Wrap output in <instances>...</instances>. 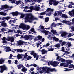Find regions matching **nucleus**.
<instances>
[{
    "label": "nucleus",
    "instance_id": "obj_59",
    "mask_svg": "<svg viewBox=\"0 0 74 74\" xmlns=\"http://www.w3.org/2000/svg\"><path fill=\"white\" fill-rule=\"evenodd\" d=\"M69 64H67L66 65H64L63 66L64 67H68V66H69Z\"/></svg>",
    "mask_w": 74,
    "mask_h": 74
},
{
    "label": "nucleus",
    "instance_id": "obj_14",
    "mask_svg": "<svg viewBox=\"0 0 74 74\" xmlns=\"http://www.w3.org/2000/svg\"><path fill=\"white\" fill-rule=\"evenodd\" d=\"M40 10V7L37 6L36 5H35V6L34 7V10L36 11H38Z\"/></svg>",
    "mask_w": 74,
    "mask_h": 74
},
{
    "label": "nucleus",
    "instance_id": "obj_29",
    "mask_svg": "<svg viewBox=\"0 0 74 74\" xmlns=\"http://www.w3.org/2000/svg\"><path fill=\"white\" fill-rule=\"evenodd\" d=\"M53 61H49L48 62V65H50L51 64L52 66H53Z\"/></svg>",
    "mask_w": 74,
    "mask_h": 74
},
{
    "label": "nucleus",
    "instance_id": "obj_53",
    "mask_svg": "<svg viewBox=\"0 0 74 74\" xmlns=\"http://www.w3.org/2000/svg\"><path fill=\"white\" fill-rule=\"evenodd\" d=\"M30 9L31 10H34V7L33 6L30 7Z\"/></svg>",
    "mask_w": 74,
    "mask_h": 74
},
{
    "label": "nucleus",
    "instance_id": "obj_24",
    "mask_svg": "<svg viewBox=\"0 0 74 74\" xmlns=\"http://www.w3.org/2000/svg\"><path fill=\"white\" fill-rule=\"evenodd\" d=\"M73 14L74 15V9L72 11H69V14L70 16H72Z\"/></svg>",
    "mask_w": 74,
    "mask_h": 74
},
{
    "label": "nucleus",
    "instance_id": "obj_30",
    "mask_svg": "<svg viewBox=\"0 0 74 74\" xmlns=\"http://www.w3.org/2000/svg\"><path fill=\"white\" fill-rule=\"evenodd\" d=\"M53 39L56 42H57L59 40V39L56 38V37H53Z\"/></svg>",
    "mask_w": 74,
    "mask_h": 74
},
{
    "label": "nucleus",
    "instance_id": "obj_22",
    "mask_svg": "<svg viewBox=\"0 0 74 74\" xmlns=\"http://www.w3.org/2000/svg\"><path fill=\"white\" fill-rule=\"evenodd\" d=\"M17 57L18 59H19L22 58V56L21 55V54H18V55H17Z\"/></svg>",
    "mask_w": 74,
    "mask_h": 74
},
{
    "label": "nucleus",
    "instance_id": "obj_18",
    "mask_svg": "<svg viewBox=\"0 0 74 74\" xmlns=\"http://www.w3.org/2000/svg\"><path fill=\"white\" fill-rule=\"evenodd\" d=\"M23 3L22 1H21V0L17 1L16 2V3L17 5H18V4H21Z\"/></svg>",
    "mask_w": 74,
    "mask_h": 74
},
{
    "label": "nucleus",
    "instance_id": "obj_21",
    "mask_svg": "<svg viewBox=\"0 0 74 74\" xmlns=\"http://www.w3.org/2000/svg\"><path fill=\"white\" fill-rule=\"evenodd\" d=\"M36 38H38V40H39V41H41L42 38V36L40 35H38V37H36Z\"/></svg>",
    "mask_w": 74,
    "mask_h": 74
},
{
    "label": "nucleus",
    "instance_id": "obj_11",
    "mask_svg": "<svg viewBox=\"0 0 74 74\" xmlns=\"http://www.w3.org/2000/svg\"><path fill=\"white\" fill-rule=\"evenodd\" d=\"M25 44V42L21 40H20L18 42V44L19 45H23Z\"/></svg>",
    "mask_w": 74,
    "mask_h": 74
},
{
    "label": "nucleus",
    "instance_id": "obj_7",
    "mask_svg": "<svg viewBox=\"0 0 74 74\" xmlns=\"http://www.w3.org/2000/svg\"><path fill=\"white\" fill-rule=\"evenodd\" d=\"M2 8L3 9H8V10H11L12 8H13V6H9L7 5H2Z\"/></svg>",
    "mask_w": 74,
    "mask_h": 74
},
{
    "label": "nucleus",
    "instance_id": "obj_17",
    "mask_svg": "<svg viewBox=\"0 0 74 74\" xmlns=\"http://www.w3.org/2000/svg\"><path fill=\"white\" fill-rule=\"evenodd\" d=\"M66 35H67V33L66 32H63L61 35V36H62V37H65V38L66 37Z\"/></svg>",
    "mask_w": 74,
    "mask_h": 74
},
{
    "label": "nucleus",
    "instance_id": "obj_10",
    "mask_svg": "<svg viewBox=\"0 0 74 74\" xmlns=\"http://www.w3.org/2000/svg\"><path fill=\"white\" fill-rule=\"evenodd\" d=\"M11 19V17L10 16H7V17H3L2 18V20L3 21H6V20L8 21Z\"/></svg>",
    "mask_w": 74,
    "mask_h": 74
},
{
    "label": "nucleus",
    "instance_id": "obj_61",
    "mask_svg": "<svg viewBox=\"0 0 74 74\" xmlns=\"http://www.w3.org/2000/svg\"><path fill=\"white\" fill-rule=\"evenodd\" d=\"M43 18V16H39V18L40 19H42V18Z\"/></svg>",
    "mask_w": 74,
    "mask_h": 74
},
{
    "label": "nucleus",
    "instance_id": "obj_43",
    "mask_svg": "<svg viewBox=\"0 0 74 74\" xmlns=\"http://www.w3.org/2000/svg\"><path fill=\"white\" fill-rule=\"evenodd\" d=\"M15 40V39H14L13 37H12V38L10 39V41L11 42H14V40Z\"/></svg>",
    "mask_w": 74,
    "mask_h": 74
},
{
    "label": "nucleus",
    "instance_id": "obj_36",
    "mask_svg": "<svg viewBox=\"0 0 74 74\" xmlns=\"http://www.w3.org/2000/svg\"><path fill=\"white\" fill-rule=\"evenodd\" d=\"M60 47V44H56L55 46H54V47L56 48H59Z\"/></svg>",
    "mask_w": 74,
    "mask_h": 74
},
{
    "label": "nucleus",
    "instance_id": "obj_37",
    "mask_svg": "<svg viewBox=\"0 0 74 74\" xmlns=\"http://www.w3.org/2000/svg\"><path fill=\"white\" fill-rule=\"evenodd\" d=\"M57 14L59 16H61L62 14V13L61 12V11H57Z\"/></svg>",
    "mask_w": 74,
    "mask_h": 74
},
{
    "label": "nucleus",
    "instance_id": "obj_5",
    "mask_svg": "<svg viewBox=\"0 0 74 74\" xmlns=\"http://www.w3.org/2000/svg\"><path fill=\"white\" fill-rule=\"evenodd\" d=\"M56 71H57L55 68H51L49 67L47 69L46 71V72L47 73H49V71L51 72H56Z\"/></svg>",
    "mask_w": 74,
    "mask_h": 74
},
{
    "label": "nucleus",
    "instance_id": "obj_50",
    "mask_svg": "<svg viewBox=\"0 0 74 74\" xmlns=\"http://www.w3.org/2000/svg\"><path fill=\"white\" fill-rule=\"evenodd\" d=\"M4 47L5 49H10V47L9 46H4Z\"/></svg>",
    "mask_w": 74,
    "mask_h": 74
},
{
    "label": "nucleus",
    "instance_id": "obj_46",
    "mask_svg": "<svg viewBox=\"0 0 74 74\" xmlns=\"http://www.w3.org/2000/svg\"><path fill=\"white\" fill-rule=\"evenodd\" d=\"M50 8H48L47 9L46 11H44V12H46V13H47L49 12L50 11Z\"/></svg>",
    "mask_w": 74,
    "mask_h": 74
},
{
    "label": "nucleus",
    "instance_id": "obj_34",
    "mask_svg": "<svg viewBox=\"0 0 74 74\" xmlns=\"http://www.w3.org/2000/svg\"><path fill=\"white\" fill-rule=\"evenodd\" d=\"M46 13V16H50L51 14V12H48L47 13Z\"/></svg>",
    "mask_w": 74,
    "mask_h": 74
},
{
    "label": "nucleus",
    "instance_id": "obj_48",
    "mask_svg": "<svg viewBox=\"0 0 74 74\" xmlns=\"http://www.w3.org/2000/svg\"><path fill=\"white\" fill-rule=\"evenodd\" d=\"M35 53H34V52L33 51H31V53H30V54L31 55H34Z\"/></svg>",
    "mask_w": 74,
    "mask_h": 74
},
{
    "label": "nucleus",
    "instance_id": "obj_19",
    "mask_svg": "<svg viewBox=\"0 0 74 74\" xmlns=\"http://www.w3.org/2000/svg\"><path fill=\"white\" fill-rule=\"evenodd\" d=\"M49 4L50 5H53V3L56 1V0H49Z\"/></svg>",
    "mask_w": 74,
    "mask_h": 74
},
{
    "label": "nucleus",
    "instance_id": "obj_41",
    "mask_svg": "<svg viewBox=\"0 0 74 74\" xmlns=\"http://www.w3.org/2000/svg\"><path fill=\"white\" fill-rule=\"evenodd\" d=\"M46 12H43L40 13V15H45L46 14Z\"/></svg>",
    "mask_w": 74,
    "mask_h": 74
},
{
    "label": "nucleus",
    "instance_id": "obj_47",
    "mask_svg": "<svg viewBox=\"0 0 74 74\" xmlns=\"http://www.w3.org/2000/svg\"><path fill=\"white\" fill-rule=\"evenodd\" d=\"M72 62V61H68L67 62V64H71V63Z\"/></svg>",
    "mask_w": 74,
    "mask_h": 74
},
{
    "label": "nucleus",
    "instance_id": "obj_44",
    "mask_svg": "<svg viewBox=\"0 0 74 74\" xmlns=\"http://www.w3.org/2000/svg\"><path fill=\"white\" fill-rule=\"evenodd\" d=\"M32 58V57L31 56H29L28 57H27L26 59H27V60H28L31 59Z\"/></svg>",
    "mask_w": 74,
    "mask_h": 74
},
{
    "label": "nucleus",
    "instance_id": "obj_9",
    "mask_svg": "<svg viewBox=\"0 0 74 74\" xmlns=\"http://www.w3.org/2000/svg\"><path fill=\"white\" fill-rule=\"evenodd\" d=\"M63 40H59V43L61 45H62V46L64 45H65V44L67 45L68 44H69V43H67L65 41L62 42Z\"/></svg>",
    "mask_w": 74,
    "mask_h": 74
},
{
    "label": "nucleus",
    "instance_id": "obj_31",
    "mask_svg": "<svg viewBox=\"0 0 74 74\" xmlns=\"http://www.w3.org/2000/svg\"><path fill=\"white\" fill-rule=\"evenodd\" d=\"M49 21V17H46L45 18V22L47 23Z\"/></svg>",
    "mask_w": 74,
    "mask_h": 74
},
{
    "label": "nucleus",
    "instance_id": "obj_6",
    "mask_svg": "<svg viewBox=\"0 0 74 74\" xmlns=\"http://www.w3.org/2000/svg\"><path fill=\"white\" fill-rule=\"evenodd\" d=\"M7 70V67L5 65H3L2 66L1 68V70H0V72L1 73L3 72L4 71H5Z\"/></svg>",
    "mask_w": 74,
    "mask_h": 74
},
{
    "label": "nucleus",
    "instance_id": "obj_55",
    "mask_svg": "<svg viewBox=\"0 0 74 74\" xmlns=\"http://www.w3.org/2000/svg\"><path fill=\"white\" fill-rule=\"evenodd\" d=\"M11 51L10 49H8L6 50V52H10Z\"/></svg>",
    "mask_w": 74,
    "mask_h": 74
},
{
    "label": "nucleus",
    "instance_id": "obj_42",
    "mask_svg": "<svg viewBox=\"0 0 74 74\" xmlns=\"http://www.w3.org/2000/svg\"><path fill=\"white\" fill-rule=\"evenodd\" d=\"M65 69H66V70H64V71H71V70H73V69H71L65 68Z\"/></svg>",
    "mask_w": 74,
    "mask_h": 74
},
{
    "label": "nucleus",
    "instance_id": "obj_62",
    "mask_svg": "<svg viewBox=\"0 0 74 74\" xmlns=\"http://www.w3.org/2000/svg\"><path fill=\"white\" fill-rule=\"evenodd\" d=\"M68 47H70V46H71V43H69L68 42Z\"/></svg>",
    "mask_w": 74,
    "mask_h": 74
},
{
    "label": "nucleus",
    "instance_id": "obj_4",
    "mask_svg": "<svg viewBox=\"0 0 74 74\" xmlns=\"http://www.w3.org/2000/svg\"><path fill=\"white\" fill-rule=\"evenodd\" d=\"M32 35H25L23 37V38H24V39L26 40H28L30 39V40H31L32 39Z\"/></svg>",
    "mask_w": 74,
    "mask_h": 74
},
{
    "label": "nucleus",
    "instance_id": "obj_1",
    "mask_svg": "<svg viewBox=\"0 0 74 74\" xmlns=\"http://www.w3.org/2000/svg\"><path fill=\"white\" fill-rule=\"evenodd\" d=\"M34 20H38L37 18L34 17L33 16L31 13L27 14L25 18V23L29 22V23L32 22V21Z\"/></svg>",
    "mask_w": 74,
    "mask_h": 74
},
{
    "label": "nucleus",
    "instance_id": "obj_49",
    "mask_svg": "<svg viewBox=\"0 0 74 74\" xmlns=\"http://www.w3.org/2000/svg\"><path fill=\"white\" fill-rule=\"evenodd\" d=\"M42 67H38L37 68V71H38V70H41L42 69Z\"/></svg>",
    "mask_w": 74,
    "mask_h": 74
},
{
    "label": "nucleus",
    "instance_id": "obj_16",
    "mask_svg": "<svg viewBox=\"0 0 74 74\" xmlns=\"http://www.w3.org/2000/svg\"><path fill=\"white\" fill-rule=\"evenodd\" d=\"M14 51H16L17 52H20V53H22L23 52V50L21 49H14Z\"/></svg>",
    "mask_w": 74,
    "mask_h": 74
},
{
    "label": "nucleus",
    "instance_id": "obj_12",
    "mask_svg": "<svg viewBox=\"0 0 74 74\" xmlns=\"http://www.w3.org/2000/svg\"><path fill=\"white\" fill-rule=\"evenodd\" d=\"M1 25L2 27H6L7 26V23H5V21L1 22Z\"/></svg>",
    "mask_w": 74,
    "mask_h": 74
},
{
    "label": "nucleus",
    "instance_id": "obj_58",
    "mask_svg": "<svg viewBox=\"0 0 74 74\" xmlns=\"http://www.w3.org/2000/svg\"><path fill=\"white\" fill-rule=\"evenodd\" d=\"M13 30H9L8 31V33H10V32H11L12 33V32H13Z\"/></svg>",
    "mask_w": 74,
    "mask_h": 74
},
{
    "label": "nucleus",
    "instance_id": "obj_33",
    "mask_svg": "<svg viewBox=\"0 0 74 74\" xmlns=\"http://www.w3.org/2000/svg\"><path fill=\"white\" fill-rule=\"evenodd\" d=\"M48 68L47 67H43L42 68V69L44 71H47L46 70H47Z\"/></svg>",
    "mask_w": 74,
    "mask_h": 74
},
{
    "label": "nucleus",
    "instance_id": "obj_56",
    "mask_svg": "<svg viewBox=\"0 0 74 74\" xmlns=\"http://www.w3.org/2000/svg\"><path fill=\"white\" fill-rule=\"evenodd\" d=\"M15 72V71H14V70H13V71L12 72L11 71H10V73L11 74H14V72Z\"/></svg>",
    "mask_w": 74,
    "mask_h": 74
},
{
    "label": "nucleus",
    "instance_id": "obj_13",
    "mask_svg": "<svg viewBox=\"0 0 74 74\" xmlns=\"http://www.w3.org/2000/svg\"><path fill=\"white\" fill-rule=\"evenodd\" d=\"M40 51L41 52L42 55L45 54L48 52L47 51L45 50V49H43L42 50H40Z\"/></svg>",
    "mask_w": 74,
    "mask_h": 74
},
{
    "label": "nucleus",
    "instance_id": "obj_8",
    "mask_svg": "<svg viewBox=\"0 0 74 74\" xmlns=\"http://www.w3.org/2000/svg\"><path fill=\"white\" fill-rule=\"evenodd\" d=\"M13 16H17L18 15H21V13L18 12V11H16L15 12H12V13H10Z\"/></svg>",
    "mask_w": 74,
    "mask_h": 74
},
{
    "label": "nucleus",
    "instance_id": "obj_38",
    "mask_svg": "<svg viewBox=\"0 0 74 74\" xmlns=\"http://www.w3.org/2000/svg\"><path fill=\"white\" fill-rule=\"evenodd\" d=\"M62 22L64 23L67 24V23H69V22H70V21H68L64 20L62 21Z\"/></svg>",
    "mask_w": 74,
    "mask_h": 74
},
{
    "label": "nucleus",
    "instance_id": "obj_52",
    "mask_svg": "<svg viewBox=\"0 0 74 74\" xmlns=\"http://www.w3.org/2000/svg\"><path fill=\"white\" fill-rule=\"evenodd\" d=\"M62 51L63 52H65V51H64V47H62Z\"/></svg>",
    "mask_w": 74,
    "mask_h": 74
},
{
    "label": "nucleus",
    "instance_id": "obj_64",
    "mask_svg": "<svg viewBox=\"0 0 74 74\" xmlns=\"http://www.w3.org/2000/svg\"><path fill=\"white\" fill-rule=\"evenodd\" d=\"M71 36V33L69 34L68 35V37H70Z\"/></svg>",
    "mask_w": 74,
    "mask_h": 74
},
{
    "label": "nucleus",
    "instance_id": "obj_3",
    "mask_svg": "<svg viewBox=\"0 0 74 74\" xmlns=\"http://www.w3.org/2000/svg\"><path fill=\"white\" fill-rule=\"evenodd\" d=\"M19 64V65H17V68L19 69H20L22 67L23 68H22L21 69V71L22 72H24V71L28 70L27 68H26L25 67H24V66H23V65L21 64Z\"/></svg>",
    "mask_w": 74,
    "mask_h": 74
},
{
    "label": "nucleus",
    "instance_id": "obj_23",
    "mask_svg": "<svg viewBox=\"0 0 74 74\" xmlns=\"http://www.w3.org/2000/svg\"><path fill=\"white\" fill-rule=\"evenodd\" d=\"M59 3V2H57L56 1H56H54V2L53 3V4L54 5L56 6Z\"/></svg>",
    "mask_w": 74,
    "mask_h": 74
},
{
    "label": "nucleus",
    "instance_id": "obj_45",
    "mask_svg": "<svg viewBox=\"0 0 74 74\" xmlns=\"http://www.w3.org/2000/svg\"><path fill=\"white\" fill-rule=\"evenodd\" d=\"M33 55L34 58H36V57H37L38 56H39L36 53H34V54Z\"/></svg>",
    "mask_w": 74,
    "mask_h": 74
},
{
    "label": "nucleus",
    "instance_id": "obj_27",
    "mask_svg": "<svg viewBox=\"0 0 74 74\" xmlns=\"http://www.w3.org/2000/svg\"><path fill=\"white\" fill-rule=\"evenodd\" d=\"M62 18H68V16L67 15H66L65 14H63L62 15Z\"/></svg>",
    "mask_w": 74,
    "mask_h": 74
},
{
    "label": "nucleus",
    "instance_id": "obj_2",
    "mask_svg": "<svg viewBox=\"0 0 74 74\" xmlns=\"http://www.w3.org/2000/svg\"><path fill=\"white\" fill-rule=\"evenodd\" d=\"M19 27L20 28H22L24 30L25 29L26 31L29 30V29H30V26H27L26 25L24 24H23V23H22L21 24H20V25L19 26Z\"/></svg>",
    "mask_w": 74,
    "mask_h": 74
},
{
    "label": "nucleus",
    "instance_id": "obj_57",
    "mask_svg": "<svg viewBox=\"0 0 74 74\" xmlns=\"http://www.w3.org/2000/svg\"><path fill=\"white\" fill-rule=\"evenodd\" d=\"M72 7H73L71 5V4H69V5L68 6V8H72Z\"/></svg>",
    "mask_w": 74,
    "mask_h": 74
},
{
    "label": "nucleus",
    "instance_id": "obj_39",
    "mask_svg": "<svg viewBox=\"0 0 74 74\" xmlns=\"http://www.w3.org/2000/svg\"><path fill=\"white\" fill-rule=\"evenodd\" d=\"M16 1V0H9V1H11L10 2L14 4L15 3V1Z\"/></svg>",
    "mask_w": 74,
    "mask_h": 74
},
{
    "label": "nucleus",
    "instance_id": "obj_54",
    "mask_svg": "<svg viewBox=\"0 0 74 74\" xmlns=\"http://www.w3.org/2000/svg\"><path fill=\"white\" fill-rule=\"evenodd\" d=\"M65 63H61L60 66H63L64 65Z\"/></svg>",
    "mask_w": 74,
    "mask_h": 74
},
{
    "label": "nucleus",
    "instance_id": "obj_26",
    "mask_svg": "<svg viewBox=\"0 0 74 74\" xmlns=\"http://www.w3.org/2000/svg\"><path fill=\"white\" fill-rule=\"evenodd\" d=\"M4 61L5 60L4 59H0V64H2L3 63H4Z\"/></svg>",
    "mask_w": 74,
    "mask_h": 74
},
{
    "label": "nucleus",
    "instance_id": "obj_51",
    "mask_svg": "<svg viewBox=\"0 0 74 74\" xmlns=\"http://www.w3.org/2000/svg\"><path fill=\"white\" fill-rule=\"evenodd\" d=\"M18 61H17V60H15V61L14 62V64H18Z\"/></svg>",
    "mask_w": 74,
    "mask_h": 74
},
{
    "label": "nucleus",
    "instance_id": "obj_32",
    "mask_svg": "<svg viewBox=\"0 0 74 74\" xmlns=\"http://www.w3.org/2000/svg\"><path fill=\"white\" fill-rule=\"evenodd\" d=\"M15 21H15L14 20H12V21L10 20L9 21V24H11L12 23H13H13H15Z\"/></svg>",
    "mask_w": 74,
    "mask_h": 74
},
{
    "label": "nucleus",
    "instance_id": "obj_35",
    "mask_svg": "<svg viewBox=\"0 0 74 74\" xmlns=\"http://www.w3.org/2000/svg\"><path fill=\"white\" fill-rule=\"evenodd\" d=\"M69 68H73L74 69V65L73 64H70L68 66Z\"/></svg>",
    "mask_w": 74,
    "mask_h": 74
},
{
    "label": "nucleus",
    "instance_id": "obj_15",
    "mask_svg": "<svg viewBox=\"0 0 74 74\" xmlns=\"http://www.w3.org/2000/svg\"><path fill=\"white\" fill-rule=\"evenodd\" d=\"M59 62H58V61H54L53 62V66L54 67H56L57 65L59 64Z\"/></svg>",
    "mask_w": 74,
    "mask_h": 74
},
{
    "label": "nucleus",
    "instance_id": "obj_25",
    "mask_svg": "<svg viewBox=\"0 0 74 74\" xmlns=\"http://www.w3.org/2000/svg\"><path fill=\"white\" fill-rule=\"evenodd\" d=\"M58 61H61V62H63L65 61V60L61 58H60L59 60H58Z\"/></svg>",
    "mask_w": 74,
    "mask_h": 74
},
{
    "label": "nucleus",
    "instance_id": "obj_28",
    "mask_svg": "<svg viewBox=\"0 0 74 74\" xmlns=\"http://www.w3.org/2000/svg\"><path fill=\"white\" fill-rule=\"evenodd\" d=\"M51 32H52V33H53V34H57V32H56V30H51Z\"/></svg>",
    "mask_w": 74,
    "mask_h": 74
},
{
    "label": "nucleus",
    "instance_id": "obj_40",
    "mask_svg": "<svg viewBox=\"0 0 74 74\" xmlns=\"http://www.w3.org/2000/svg\"><path fill=\"white\" fill-rule=\"evenodd\" d=\"M12 37H8L7 38V40L8 41H10L11 40V39Z\"/></svg>",
    "mask_w": 74,
    "mask_h": 74
},
{
    "label": "nucleus",
    "instance_id": "obj_60",
    "mask_svg": "<svg viewBox=\"0 0 74 74\" xmlns=\"http://www.w3.org/2000/svg\"><path fill=\"white\" fill-rule=\"evenodd\" d=\"M54 10V9H51L50 8V12H53Z\"/></svg>",
    "mask_w": 74,
    "mask_h": 74
},
{
    "label": "nucleus",
    "instance_id": "obj_20",
    "mask_svg": "<svg viewBox=\"0 0 74 74\" xmlns=\"http://www.w3.org/2000/svg\"><path fill=\"white\" fill-rule=\"evenodd\" d=\"M42 32L44 33L45 34V35H47L49 34V31L46 30H43L42 31Z\"/></svg>",
    "mask_w": 74,
    "mask_h": 74
},
{
    "label": "nucleus",
    "instance_id": "obj_63",
    "mask_svg": "<svg viewBox=\"0 0 74 74\" xmlns=\"http://www.w3.org/2000/svg\"><path fill=\"white\" fill-rule=\"evenodd\" d=\"M34 68H30V70L31 71H33L34 70Z\"/></svg>",
    "mask_w": 74,
    "mask_h": 74
}]
</instances>
